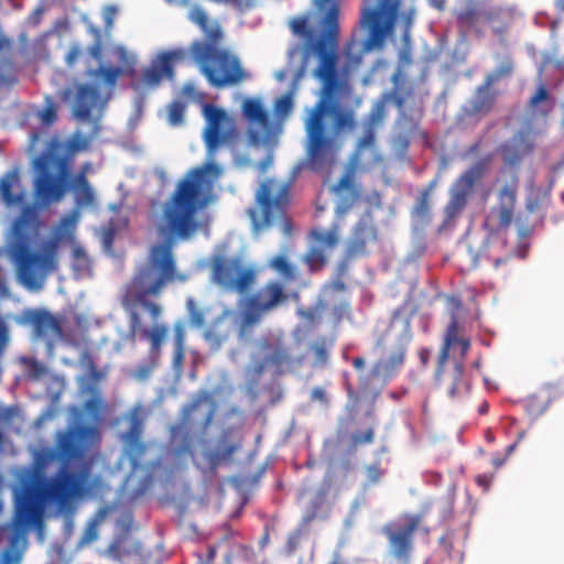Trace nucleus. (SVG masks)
<instances>
[{
	"label": "nucleus",
	"mask_w": 564,
	"mask_h": 564,
	"mask_svg": "<svg viewBox=\"0 0 564 564\" xmlns=\"http://www.w3.org/2000/svg\"><path fill=\"white\" fill-rule=\"evenodd\" d=\"M400 115L397 120V124L400 127V131L409 132L414 134L419 128V121L411 116H408L404 109L399 110Z\"/></svg>",
	"instance_id": "48"
},
{
	"label": "nucleus",
	"mask_w": 564,
	"mask_h": 564,
	"mask_svg": "<svg viewBox=\"0 0 564 564\" xmlns=\"http://www.w3.org/2000/svg\"><path fill=\"white\" fill-rule=\"evenodd\" d=\"M373 145H375V131H373L372 127H369L365 131L364 135L360 138V140H359V142L357 144V149H356V152L354 154V160L357 161L359 152L364 148H372Z\"/></svg>",
	"instance_id": "52"
},
{
	"label": "nucleus",
	"mask_w": 564,
	"mask_h": 564,
	"mask_svg": "<svg viewBox=\"0 0 564 564\" xmlns=\"http://www.w3.org/2000/svg\"><path fill=\"white\" fill-rule=\"evenodd\" d=\"M339 226L333 225L329 230L314 229L311 237L319 245L333 249L337 246L339 240Z\"/></svg>",
	"instance_id": "36"
},
{
	"label": "nucleus",
	"mask_w": 564,
	"mask_h": 564,
	"mask_svg": "<svg viewBox=\"0 0 564 564\" xmlns=\"http://www.w3.org/2000/svg\"><path fill=\"white\" fill-rule=\"evenodd\" d=\"M335 346L333 337L321 336L308 345V352L312 354V367L324 368L328 365L330 350Z\"/></svg>",
	"instance_id": "29"
},
{
	"label": "nucleus",
	"mask_w": 564,
	"mask_h": 564,
	"mask_svg": "<svg viewBox=\"0 0 564 564\" xmlns=\"http://www.w3.org/2000/svg\"><path fill=\"white\" fill-rule=\"evenodd\" d=\"M186 280L187 275L177 271L171 243L163 242L152 246L147 262L138 270L129 284L128 296L147 310L153 322L152 328H147L143 326L140 314L131 311L130 333L150 341V354L155 360L160 357L169 328L164 324L156 323L162 308L159 304L149 301L148 297L159 296L170 283L185 282Z\"/></svg>",
	"instance_id": "4"
},
{
	"label": "nucleus",
	"mask_w": 564,
	"mask_h": 564,
	"mask_svg": "<svg viewBox=\"0 0 564 564\" xmlns=\"http://www.w3.org/2000/svg\"><path fill=\"white\" fill-rule=\"evenodd\" d=\"M9 328L7 323L0 316V354H3L4 349L9 344Z\"/></svg>",
	"instance_id": "61"
},
{
	"label": "nucleus",
	"mask_w": 564,
	"mask_h": 564,
	"mask_svg": "<svg viewBox=\"0 0 564 564\" xmlns=\"http://www.w3.org/2000/svg\"><path fill=\"white\" fill-rule=\"evenodd\" d=\"M449 384L447 388V394L452 399H458L467 395L470 390V384L465 377V368L463 361H458L454 365V368L449 375Z\"/></svg>",
	"instance_id": "31"
},
{
	"label": "nucleus",
	"mask_w": 564,
	"mask_h": 564,
	"mask_svg": "<svg viewBox=\"0 0 564 564\" xmlns=\"http://www.w3.org/2000/svg\"><path fill=\"white\" fill-rule=\"evenodd\" d=\"M100 100L97 86L80 84L76 87L74 115L83 120L90 118L91 110Z\"/></svg>",
	"instance_id": "25"
},
{
	"label": "nucleus",
	"mask_w": 564,
	"mask_h": 564,
	"mask_svg": "<svg viewBox=\"0 0 564 564\" xmlns=\"http://www.w3.org/2000/svg\"><path fill=\"white\" fill-rule=\"evenodd\" d=\"M273 109L279 118H286L293 109V98L291 93L284 94L278 98L274 102Z\"/></svg>",
	"instance_id": "45"
},
{
	"label": "nucleus",
	"mask_w": 564,
	"mask_h": 564,
	"mask_svg": "<svg viewBox=\"0 0 564 564\" xmlns=\"http://www.w3.org/2000/svg\"><path fill=\"white\" fill-rule=\"evenodd\" d=\"M326 256L321 248L312 247L304 256V262L307 264L311 272L321 270L326 264Z\"/></svg>",
	"instance_id": "42"
},
{
	"label": "nucleus",
	"mask_w": 564,
	"mask_h": 564,
	"mask_svg": "<svg viewBox=\"0 0 564 564\" xmlns=\"http://www.w3.org/2000/svg\"><path fill=\"white\" fill-rule=\"evenodd\" d=\"M73 257H74V269L76 271H86L89 269V258L87 257L86 252L80 248L76 247L73 250Z\"/></svg>",
	"instance_id": "51"
},
{
	"label": "nucleus",
	"mask_w": 564,
	"mask_h": 564,
	"mask_svg": "<svg viewBox=\"0 0 564 564\" xmlns=\"http://www.w3.org/2000/svg\"><path fill=\"white\" fill-rule=\"evenodd\" d=\"M185 105L175 100L169 105V122L174 126H181L184 122Z\"/></svg>",
	"instance_id": "47"
},
{
	"label": "nucleus",
	"mask_w": 564,
	"mask_h": 564,
	"mask_svg": "<svg viewBox=\"0 0 564 564\" xmlns=\"http://www.w3.org/2000/svg\"><path fill=\"white\" fill-rule=\"evenodd\" d=\"M93 32H94L96 39H95L94 43L89 46L88 53L96 61H100L102 57V41H101L100 31L98 29H94Z\"/></svg>",
	"instance_id": "56"
},
{
	"label": "nucleus",
	"mask_w": 564,
	"mask_h": 564,
	"mask_svg": "<svg viewBox=\"0 0 564 564\" xmlns=\"http://www.w3.org/2000/svg\"><path fill=\"white\" fill-rule=\"evenodd\" d=\"M188 321L192 326L200 328L206 324V310L200 307L193 297L186 300Z\"/></svg>",
	"instance_id": "39"
},
{
	"label": "nucleus",
	"mask_w": 564,
	"mask_h": 564,
	"mask_svg": "<svg viewBox=\"0 0 564 564\" xmlns=\"http://www.w3.org/2000/svg\"><path fill=\"white\" fill-rule=\"evenodd\" d=\"M459 26L474 31L476 36L484 37L489 31L500 43L507 39L516 21V9L508 4H489L481 9L469 6L456 12Z\"/></svg>",
	"instance_id": "11"
},
{
	"label": "nucleus",
	"mask_w": 564,
	"mask_h": 564,
	"mask_svg": "<svg viewBox=\"0 0 564 564\" xmlns=\"http://www.w3.org/2000/svg\"><path fill=\"white\" fill-rule=\"evenodd\" d=\"M23 321L32 326L36 338L63 336L62 319L43 308H29L23 312Z\"/></svg>",
	"instance_id": "20"
},
{
	"label": "nucleus",
	"mask_w": 564,
	"mask_h": 564,
	"mask_svg": "<svg viewBox=\"0 0 564 564\" xmlns=\"http://www.w3.org/2000/svg\"><path fill=\"white\" fill-rule=\"evenodd\" d=\"M264 364L273 366L276 372L281 375L293 369L295 361L286 348L279 346L270 351L264 359Z\"/></svg>",
	"instance_id": "32"
},
{
	"label": "nucleus",
	"mask_w": 564,
	"mask_h": 564,
	"mask_svg": "<svg viewBox=\"0 0 564 564\" xmlns=\"http://www.w3.org/2000/svg\"><path fill=\"white\" fill-rule=\"evenodd\" d=\"M408 339H410V337ZM408 341L409 340H401L387 359L376 362L372 368L373 376H381L384 379H390L395 376L404 364Z\"/></svg>",
	"instance_id": "26"
},
{
	"label": "nucleus",
	"mask_w": 564,
	"mask_h": 564,
	"mask_svg": "<svg viewBox=\"0 0 564 564\" xmlns=\"http://www.w3.org/2000/svg\"><path fill=\"white\" fill-rule=\"evenodd\" d=\"M513 72V61L511 57H505L503 61L491 72L489 73L485 80L487 82V86H492L495 83L499 82L503 77H508Z\"/></svg>",
	"instance_id": "40"
},
{
	"label": "nucleus",
	"mask_w": 564,
	"mask_h": 564,
	"mask_svg": "<svg viewBox=\"0 0 564 564\" xmlns=\"http://www.w3.org/2000/svg\"><path fill=\"white\" fill-rule=\"evenodd\" d=\"M491 86H487L485 80L484 85L477 89L476 96L471 102V108L475 113H487L494 106L495 94L490 91Z\"/></svg>",
	"instance_id": "34"
},
{
	"label": "nucleus",
	"mask_w": 564,
	"mask_h": 564,
	"mask_svg": "<svg viewBox=\"0 0 564 564\" xmlns=\"http://www.w3.org/2000/svg\"><path fill=\"white\" fill-rule=\"evenodd\" d=\"M377 240L378 229L373 224L371 214L368 212L354 226L346 246L345 258L352 260L368 254V245L377 242Z\"/></svg>",
	"instance_id": "18"
},
{
	"label": "nucleus",
	"mask_w": 564,
	"mask_h": 564,
	"mask_svg": "<svg viewBox=\"0 0 564 564\" xmlns=\"http://www.w3.org/2000/svg\"><path fill=\"white\" fill-rule=\"evenodd\" d=\"M57 139H52L47 150L39 155L34 162L35 175L33 180V196L37 205L48 207L61 202L68 191L75 196L78 207L93 206L96 197L88 178L82 175L70 177L73 158L83 147L78 141H69L66 152Z\"/></svg>",
	"instance_id": "5"
},
{
	"label": "nucleus",
	"mask_w": 564,
	"mask_h": 564,
	"mask_svg": "<svg viewBox=\"0 0 564 564\" xmlns=\"http://www.w3.org/2000/svg\"><path fill=\"white\" fill-rule=\"evenodd\" d=\"M360 14V25L367 31V37L359 51L356 40L349 41L344 48L348 67H357L362 54L384 46L387 37L393 32L395 20L401 7V0H365Z\"/></svg>",
	"instance_id": "8"
},
{
	"label": "nucleus",
	"mask_w": 564,
	"mask_h": 564,
	"mask_svg": "<svg viewBox=\"0 0 564 564\" xmlns=\"http://www.w3.org/2000/svg\"><path fill=\"white\" fill-rule=\"evenodd\" d=\"M188 19L205 34L204 42H221L224 33L218 23H210L206 11L199 6H193L188 12Z\"/></svg>",
	"instance_id": "27"
},
{
	"label": "nucleus",
	"mask_w": 564,
	"mask_h": 564,
	"mask_svg": "<svg viewBox=\"0 0 564 564\" xmlns=\"http://www.w3.org/2000/svg\"><path fill=\"white\" fill-rule=\"evenodd\" d=\"M79 365L85 370L88 371L89 369H94L96 366V362L94 360V357L89 350H84L79 356Z\"/></svg>",
	"instance_id": "62"
},
{
	"label": "nucleus",
	"mask_w": 564,
	"mask_h": 564,
	"mask_svg": "<svg viewBox=\"0 0 564 564\" xmlns=\"http://www.w3.org/2000/svg\"><path fill=\"white\" fill-rule=\"evenodd\" d=\"M311 401L319 402L324 405H328L329 401L326 391L321 387H315L311 391Z\"/></svg>",
	"instance_id": "63"
},
{
	"label": "nucleus",
	"mask_w": 564,
	"mask_h": 564,
	"mask_svg": "<svg viewBox=\"0 0 564 564\" xmlns=\"http://www.w3.org/2000/svg\"><path fill=\"white\" fill-rule=\"evenodd\" d=\"M41 118H42L44 123L52 124L56 120V118H57V113H56L55 108L53 106L46 107L42 111Z\"/></svg>",
	"instance_id": "64"
},
{
	"label": "nucleus",
	"mask_w": 564,
	"mask_h": 564,
	"mask_svg": "<svg viewBox=\"0 0 564 564\" xmlns=\"http://www.w3.org/2000/svg\"><path fill=\"white\" fill-rule=\"evenodd\" d=\"M367 476V486H373L380 481L384 471L379 463H373L365 467Z\"/></svg>",
	"instance_id": "49"
},
{
	"label": "nucleus",
	"mask_w": 564,
	"mask_h": 564,
	"mask_svg": "<svg viewBox=\"0 0 564 564\" xmlns=\"http://www.w3.org/2000/svg\"><path fill=\"white\" fill-rule=\"evenodd\" d=\"M83 431L69 430L58 434L56 449L36 453L32 468L23 470L13 490L14 510L10 522L0 525V544L7 543L0 564H20L29 530L42 531L47 503L59 511L73 509L74 502L90 495L96 478L89 462L80 459Z\"/></svg>",
	"instance_id": "1"
},
{
	"label": "nucleus",
	"mask_w": 564,
	"mask_h": 564,
	"mask_svg": "<svg viewBox=\"0 0 564 564\" xmlns=\"http://www.w3.org/2000/svg\"><path fill=\"white\" fill-rule=\"evenodd\" d=\"M83 47L78 43L72 44L67 54L65 55V63L67 67H73L78 62L79 57L83 56Z\"/></svg>",
	"instance_id": "57"
},
{
	"label": "nucleus",
	"mask_w": 564,
	"mask_h": 564,
	"mask_svg": "<svg viewBox=\"0 0 564 564\" xmlns=\"http://www.w3.org/2000/svg\"><path fill=\"white\" fill-rule=\"evenodd\" d=\"M547 99H549V91L544 85H541L536 89L535 94L530 98L529 106H530V108L535 109L540 102L545 101Z\"/></svg>",
	"instance_id": "60"
},
{
	"label": "nucleus",
	"mask_w": 564,
	"mask_h": 564,
	"mask_svg": "<svg viewBox=\"0 0 564 564\" xmlns=\"http://www.w3.org/2000/svg\"><path fill=\"white\" fill-rule=\"evenodd\" d=\"M174 348H185L186 330L183 321H178L173 325Z\"/></svg>",
	"instance_id": "55"
},
{
	"label": "nucleus",
	"mask_w": 564,
	"mask_h": 564,
	"mask_svg": "<svg viewBox=\"0 0 564 564\" xmlns=\"http://www.w3.org/2000/svg\"><path fill=\"white\" fill-rule=\"evenodd\" d=\"M384 117H386V104H384V101H379L376 104V106L373 107V109L370 112L369 119H370L371 126L379 123L380 121L383 120Z\"/></svg>",
	"instance_id": "59"
},
{
	"label": "nucleus",
	"mask_w": 564,
	"mask_h": 564,
	"mask_svg": "<svg viewBox=\"0 0 564 564\" xmlns=\"http://www.w3.org/2000/svg\"><path fill=\"white\" fill-rule=\"evenodd\" d=\"M413 96V86L406 82L395 85L393 90L388 95L399 110L404 109L406 101Z\"/></svg>",
	"instance_id": "37"
},
{
	"label": "nucleus",
	"mask_w": 564,
	"mask_h": 564,
	"mask_svg": "<svg viewBox=\"0 0 564 564\" xmlns=\"http://www.w3.org/2000/svg\"><path fill=\"white\" fill-rule=\"evenodd\" d=\"M187 52L185 50H173L162 53L159 57L162 61L163 69L166 72V77L172 78L174 75V62H182L185 59Z\"/></svg>",
	"instance_id": "41"
},
{
	"label": "nucleus",
	"mask_w": 564,
	"mask_h": 564,
	"mask_svg": "<svg viewBox=\"0 0 564 564\" xmlns=\"http://www.w3.org/2000/svg\"><path fill=\"white\" fill-rule=\"evenodd\" d=\"M35 219L31 208H24L14 220L12 231L18 240L12 249L18 278L26 289L39 291L47 275L57 270L58 242L56 239L45 241L40 251L31 250L26 243L29 229Z\"/></svg>",
	"instance_id": "7"
},
{
	"label": "nucleus",
	"mask_w": 564,
	"mask_h": 564,
	"mask_svg": "<svg viewBox=\"0 0 564 564\" xmlns=\"http://www.w3.org/2000/svg\"><path fill=\"white\" fill-rule=\"evenodd\" d=\"M536 130L530 122L518 130L511 140L500 145L501 156L507 165L514 166L530 155L535 148Z\"/></svg>",
	"instance_id": "17"
},
{
	"label": "nucleus",
	"mask_w": 564,
	"mask_h": 564,
	"mask_svg": "<svg viewBox=\"0 0 564 564\" xmlns=\"http://www.w3.org/2000/svg\"><path fill=\"white\" fill-rule=\"evenodd\" d=\"M416 11L414 8H410L408 11L401 13L400 19L403 25V34L402 37L404 41H408L410 37V30L412 28Z\"/></svg>",
	"instance_id": "53"
},
{
	"label": "nucleus",
	"mask_w": 564,
	"mask_h": 564,
	"mask_svg": "<svg viewBox=\"0 0 564 564\" xmlns=\"http://www.w3.org/2000/svg\"><path fill=\"white\" fill-rule=\"evenodd\" d=\"M77 217H78V214L77 212H73L70 215H66L64 217H62L61 221H59V230L62 231L61 232V236H72L74 230H75V226H76V223H77Z\"/></svg>",
	"instance_id": "50"
},
{
	"label": "nucleus",
	"mask_w": 564,
	"mask_h": 564,
	"mask_svg": "<svg viewBox=\"0 0 564 564\" xmlns=\"http://www.w3.org/2000/svg\"><path fill=\"white\" fill-rule=\"evenodd\" d=\"M210 276L223 290L246 294L256 283L258 271L245 265L237 257L215 256L210 263Z\"/></svg>",
	"instance_id": "12"
},
{
	"label": "nucleus",
	"mask_w": 564,
	"mask_h": 564,
	"mask_svg": "<svg viewBox=\"0 0 564 564\" xmlns=\"http://www.w3.org/2000/svg\"><path fill=\"white\" fill-rule=\"evenodd\" d=\"M487 169L488 161L479 160L454 181L449 188V200L444 208L446 220H453L463 213L474 194L475 186L481 182Z\"/></svg>",
	"instance_id": "13"
},
{
	"label": "nucleus",
	"mask_w": 564,
	"mask_h": 564,
	"mask_svg": "<svg viewBox=\"0 0 564 564\" xmlns=\"http://www.w3.org/2000/svg\"><path fill=\"white\" fill-rule=\"evenodd\" d=\"M412 135V133L399 131L393 138L394 148L401 152L406 151L410 145Z\"/></svg>",
	"instance_id": "58"
},
{
	"label": "nucleus",
	"mask_w": 564,
	"mask_h": 564,
	"mask_svg": "<svg viewBox=\"0 0 564 564\" xmlns=\"http://www.w3.org/2000/svg\"><path fill=\"white\" fill-rule=\"evenodd\" d=\"M241 109L249 124L247 135L250 144H269L276 139L280 130L271 120L269 111L260 99H245Z\"/></svg>",
	"instance_id": "14"
},
{
	"label": "nucleus",
	"mask_w": 564,
	"mask_h": 564,
	"mask_svg": "<svg viewBox=\"0 0 564 564\" xmlns=\"http://www.w3.org/2000/svg\"><path fill=\"white\" fill-rule=\"evenodd\" d=\"M142 429V420L137 414H133L124 436L127 454L133 469L142 465L143 457L149 449V444L141 440Z\"/></svg>",
	"instance_id": "22"
},
{
	"label": "nucleus",
	"mask_w": 564,
	"mask_h": 564,
	"mask_svg": "<svg viewBox=\"0 0 564 564\" xmlns=\"http://www.w3.org/2000/svg\"><path fill=\"white\" fill-rule=\"evenodd\" d=\"M419 516H410L403 524L388 523L382 533L388 540L389 555L400 564H409L414 550V534L419 529Z\"/></svg>",
	"instance_id": "15"
},
{
	"label": "nucleus",
	"mask_w": 564,
	"mask_h": 564,
	"mask_svg": "<svg viewBox=\"0 0 564 564\" xmlns=\"http://www.w3.org/2000/svg\"><path fill=\"white\" fill-rule=\"evenodd\" d=\"M118 59L121 66L100 65L87 74L95 78L98 84H104L109 93H112L117 86L118 79L123 76H134L135 59L124 47L117 48Z\"/></svg>",
	"instance_id": "19"
},
{
	"label": "nucleus",
	"mask_w": 564,
	"mask_h": 564,
	"mask_svg": "<svg viewBox=\"0 0 564 564\" xmlns=\"http://www.w3.org/2000/svg\"><path fill=\"white\" fill-rule=\"evenodd\" d=\"M518 188L516 184L503 185L497 194V204L489 209L484 227L492 236L507 231L511 226L516 205Z\"/></svg>",
	"instance_id": "16"
},
{
	"label": "nucleus",
	"mask_w": 564,
	"mask_h": 564,
	"mask_svg": "<svg viewBox=\"0 0 564 564\" xmlns=\"http://www.w3.org/2000/svg\"><path fill=\"white\" fill-rule=\"evenodd\" d=\"M185 348H174L172 368L174 375L180 377L184 370Z\"/></svg>",
	"instance_id": "54"
},
{
	"label": "nucleus",
	"mask_w": 564,
	"mask_h": 564,
	"mask_svg": "<svg viewBox=\"0 0 564 564\" xmlns=\"http://www.w3.org/2000/svg\"><path fill=\"white\" fill-rule=\"evenodd\" d=\"M375 441V431L369 427L365 431L356 432L351 435L349 451L357 449L358 446L371 444Z\"/></svg>",
	"instance_id": "46"
},
{
	"label": "nucleus",
	"mask_w": 564,
	"mask_h": 564,
	"mask_svg": "<svg viewBox=\"0 0 564 564\" xmlns=\"http://www.w3.org/2000/svg\"><path fill=\"white\" fill-rule=\"evenodd\" d=\"M203 113L206 119L203 139L210 161L195 167L181 180L165 203L158 225L159 232L164 236L187 239L197 230L196 212L206 203L214 180L221 174V167L213 160L223 144L237 137L235 120L225 109L206 104Z\"/></svg>",
	"instance_id": "3"
},
{
	"label": "nucleus",
	"mask_w": 564,
	"mask_h": 564,
	"mask_svg": "<svg viewBox=\"0 0 564 564\" xmlns=\"http://www.w3.org/2000/svg\"><path fill=\"white\" fill-rule=\"evenodd\" d=\"M265 314L268 313L247 300V310L240 314L238 323L239 338L241 340H248L251 337L254 327L260 324Z\"/></svg>",
	"instance_id": "28"
},
{
	"label": "nucleus",
	"mask_w": 564,
	"mask_h": 564,
	"mask_svg": "<svg viewBox=\"0 0 564 564\" xmlns=\"http://www.w3.org/2000/svg\"><path fill=\"white\" fill-rule=\"evenodd\" d=\"M220 42L196 40L188 48L192 59L202 74L215 88H224L241 83L249 77L238 56L227 48L219 47Z\"/></svg>",
	"instance_id": "9"
},
{
	"label": "nucleus",
	"mask_w": 564,
	"mask_h": 564,
	"mask_svg": "<svg viewBox=\"0 0 564 564\" xmlns=\"http://www.w3.org/2000/svg\"><path fill=\"white\" fill-rule=\"evenodd\" d=\"M480 256L491 261L495 268L506 264L511 258L510 251L507 250L506 242L494 238L486 240L481 248Z\"/></svg>",
	"instance_id": "30"
},
{
	"label": "nucleus",
	"mask_w": 564,
	"mask_h": 564,
	"mask_svg": "<svg viewBox=\"0 0 564 564\" xmlns=\"http://www.w3.org/2000/svg\"><path fill=\"white\" fill-rule=\"evenodd\" d=\"M268 265L281 276L282 283H289L297 279V269L289 261L285 254L272 257Z\"/></svg>",
	"instance_id": "33"
},
{
	"label": "nucleus",
	"mask_w": 564,
	"mask_h": 564,
	"mask_svg": "<svg viewBox=\"0 0 564 564\" xmlns=\"http://www.w3.org/2000/svg\"><path fill=\"white\" fill-rule=\"evenodd\" d=\"M166 77V72L163 69L161 58H158L156 63L147 67L142 73V82L145 86L154 87L158 86L163 77Z\"/></svg>",
	"instance_id": "38"
},
{
	"label": "nucleus",
	"mask_w": 564,
	"mask_h": 564,
	"mask_svg": "<svg viewBox=\"0 0 564 564\" xmlns=\"http://www.w3.org/2000/svg\"><path fill=\"white\" fill-rule=\"evenodd\" d=\"M21 362L25 366L29 378L32 380H40L48 373L47 367L35 358L23 357Z\"/></svg>",
	"instance_id": "43"
},
{
	"label": "nucleus",
	"mask_w": 564,
	"mask_h": 564,
	"mask_svg": "<svg viewBox=\"0 0 564 564\" xmlns=\"http://www.w3.org/2000/svg\"><path fill=\"white\" fill-rule=\"evenodd\" d=\"M436 186V181H432L429 186L421 191L415 206L413 207L412 215L424 221L430 220V195Z\"/></svg>",
	"instance_id": "35"
},
{
	"label": "nucleus",
	"mask_w": 564,
	"mask_h": 564,
	"mask_svg": "<svg viewBox=\"0 0 564 564\" xmlns=\"http://www.w3.org/2000/svg\"><path fill=\"white\" fill-rule=\"evenodd\" d=\"M203 402H212L210 395L203 391L197 394L184 409L181 420L170 427V445L164 453L151 463L149 481L155 476H170L181 470L192 460L198 468H207L215 473L223 464L230 463L235 453L240 448L239 443L229 438L228 433H223L213 449L204 452L205 465L202 467L195 459V437L192 433V414Z\"/></svg>",
	"instance_id": "6"
},
{
	"label": "nucleus",
	"mask_w": 564,
	"mask_h": 564,
	"mask_svg": "<svg viewBox=\"0 0 564 564\" xmlns=\"http://www.w3.org/2000/svg\"><path fill=\"white\" fill-rule=\"evenodd\" d=\"M354 166L339 178L334 186V192L339 196V203L336 207V216L344 217L359 199L360 193L355 184Z\"/></svg>",
	"instance_id": "24"
},
{
	"label": "nucleus",
	"mask_w": 564,
	"mask_h": 564,
	"mask_svg": "<svg viewBox=\"0 0 564 564\" xmlns=\"http://www.w3.org/2000/svg\"><path fill=\"white\" fill-rule=\"evenodd\" d=\"M289 299L283 283L271 280L267 282L257 293L248 297L253 305L262 311L270 313L285 303Z\"/></svg>",
	"instance_id": "21"
},
{
	"label": "nucleus",
	"mask_w": 564,
	"mask_h": 564,
	"mask_svg": "<svg viewBox=\"0 0 564 564\" xmlns=\"http://www.w3.org/2000/svg\"><path fill=\"white\" fill-rule=\"evenodd\" d=\"M321 15L317 35L311 14L293 18L290 28L303 40V64L311 55L318 57L314 76L322 83V93L306 122L307 166L317 173L329 174L343 145V134L356 128L355 112L343 106L351 95L348 80L337 70L339 39V6L336 0H315Z\"/></svg>",
	"instance_id": "2"
},
{
	"label": "nucleus",
	"mask_w": 564,
	"mask_h": 564,
	"mask_svg": "<svg viewBox=\"0 0 564 564\" xmlns=\"http://www.w3.org/2000/svg\"><path fill=\"white\" fill-rule=\"evenodd\" d=\"M18 181L17 172H10L0 181V194L4 202L8 204L15 203L17 196L12 193L13 184Z\"/></svg>",
	"instance_id": "44"
},
{
	"label": "nucleus",
	"mask_w": 564,
	"mask_h": 564,
	"mask_svg": "<svg viewBox=\"0 0 564 564\" xmlns=\"http://www.w3.org/2000/svg\"><path fill=\"white\" fill-rule=\"evenodd\" d=\"M456 347L459 348L462 359H464L470 348V341L467 338H463L458 336V322L455 316L452 317L446 333L444 337V343L442 345L440 355H438V366L436 371V378L440 379L443 367L448 360L449 357V350L455 349Z\"/></svg>",
	"instance_id": "23"
},
{
	"label": "nucleus",
	"mask_w": 564,
	"mask_h": 564,
	"mask_svg": "<svg viewBox=\"0 0 564 564\" xmlns=\"http://www.w3.org/2000/svg\"><path fill=\"white\" fill-rule=\"evenodd\" d=\"M256 202L259 209L249 210V216L256 229L274 226L284 236L292 234V220L286 215L289 204V188L286 185H279L273 180H265L257 191Z\"/></svg>",
	"instance_id": "10"
}]
</instances>
